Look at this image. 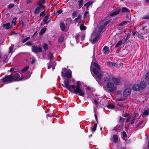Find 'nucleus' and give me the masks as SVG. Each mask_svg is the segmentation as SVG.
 Returning a JSON list of instances; mask_svg holds the SVG:
<instances>
[{
    "label": "nucleus",
    "instance_id": "f257e3e1",
    "mask_svg": "<svg viewBox=\"0 0 149 149\" xmlns=\"http://www.w3.org/2000/svg\"><path fill=\"white\" fill-rule=\"evenodd\" d=\"M81 86L80 82L79 81H77L76 87L75 86L73 85L74 87L72 88V89H73L74 92L75 94L80 96H84L85 94V92L81 89Z\"/></svg>",
    "mask_w": 149,
    "mask_h": 149
},
{
    "label": "nucleus",
    "instance_id": "f03ea898",
    "mask_svg": "<svg viewBox=\"0 0 149 149\" xmlns=\"http://www.w3.org/2000/svg\"><path fill=\"white\" fill-rule=\"evenodd\" d=\"M146 86V84L144 81H141L140 84H135L132 87V89L136 91L143 89Z\"/></svg>",
    "mask_w": 149,
    "mask_h": 149
},
{
    "label": "nucleus",
    "instance_id": "7ed1b4c3",
    "mask_svg": "<svg viewBox=\"0 0 149 149\" xmlns=\"http://www.w3.org/2000/svg\"><path fill=\"white\" fill-rule=\"evenodd\" d=\"M93 71L94 74L97 76V77L95 79L96 81L99 83L102 78V74L101 73H99L98 70L95 68H94L93 69Z\"/></svg>",
    "mask_w": 149,
    "mask_h": 149
},
{
    "label": "nucleus",
    "instance_id": "20e7f679",
    "mask_svg": "<svg viewBox=\"0 0 149 149\" xmlns=\"http://www.w3.org/2000/svg\"><path fill=\"white\" fill-rule=\"evenodd\" d=\"M64 84H62V85L63 87H65L70 91H71L72 88H74V86L73 85H70L69 84V81L68 79L63 81Z\"/></svg>",
    "mask_w": 149,
    "mask_h": 149
},
{
    "label": "nucleus",
    "instance_id": "39448f33",
    "mask_svg": "<svg viewBox=\"0 0 149 149\" xmlns=\"http://www.w3.org/2000/svg\"><path fill=\"white\" fill-rule=\"evenodd\" d=\"M66 69L65 68H63L61 72V75L63 77H66L67 78H69L71 77V74L70 71H67L65 74V72L66 71Z\"/></svg>",
    "mask_w": 149,
    "mask_h": 149
},
{
    "label": "nucleus",
    "instance_id": "423d86ee",
    "mask_svg": "<svg viewBox=\"0 0 149 149\" xmlns=\"http://www.w3.org/2000/svg\"><path fill=\"white\" fill-rule=\"evenodd\" d=\"M12 81H13L12 75L10 74L3 78L2 81L4 83H6L8 82H11Z\"/></svg>",
    "mask_w": 149,
    "mask_h": 149
},
{
    "label": "nucleus",
    "instance_id": "0eeeda50",
    "mask_svg": "<svg viewBox=\"0 0 149 149\" xmlns=\"http://www.w3.org/2000/svg\"><path fill=\"white\" fill-rule=\"evenodd\" d=\"M12 78L14 81H21L22 79V76H20V74L18 73L15 74L14 76L12 75Z\"/></svg>",
    "mask_w": 149,
    "mask_h": 149
},
{
    "label": "nucleus",
    "instance_id": "6e6552de",
    "mask_svg": "<svg viewBox=\"0 0 149 149\" xmlns=\"http://www.w3.org/2000/svg\"><path fill=\"white\" fill-rule=\"evenodd\" d=\"M32 51L35 53H37L38 52H41L42 49L40 47H38L36 46H33L32 47Z\"/></svg>",
    "mask_w": 149,
    "mask_h": 149
},
{
    "label": "nucleus",
    "instance_id": "1a4fd4ad",
    "mask_svg": "<svg viewBox=\"0 0 149 149\" xmlns=\"http://www.w3.org/2000/svg\"><path fill=\"white\" fill-rule=\"evenodd\" d=\"M99 36V34L95 35V33H93L91 36V38H93L92 42V43H95L97 41Z\"/></svg>",
    "mask_w": 149,
    "mask_h": 149
},
{
    "label": "nucleus",
    "instance_id": "9d476101",
    "mask_svg": "<svg viewBox=\"0 0 149 149\" xmlns=\"http://www.w3.org/2000/svg\"><path fill=\"white\" fill-rule=\"evenodd\" d=\"M131 89L130 88H128L126 89L123 93V95L124 97H127L130 94Z\"/></svg>",
    "mask_w": 149,
    "mask_h": 149
},
{
    "label": "nucleus",
    "instance_id": "9b49d317",
    "mask_svg": "<svg viewBox=\"0 0 149 149\" xmlns=\"http://www.w3.org/2000/svg\"><path fill=\"white\" fill-rule=\"evenodd\" d=\"M104 76L103 78V80L106 83L110 81V78L109 77L108 74L107 72L104 73Z\"/></svg>",
    "mask_w": 149,
    "mask_h": 149
},
{
    "label": "nucleus",
    "instance_id": "f8f14e48",
    "mask_svg": "<svg viewBox=\"0 0 149 149\" xmlns=\"http://www.w3.org/2000/svg\"><path fill=\"white\" fill-rule=\"evenodd\" d=\"M106 86L108 88L111 89V90L112 91L115 90L116 89L115 87H113L114 84L112 82L107 83V84Z\"/></svg>",
    "mask_w": 149,
    "mask_h": 149
},
{
    "label": "nucleus",
    "instance_id": "ddd939ff",
    "mask_svg": "<svg viewBox=\"0 0 149 149\" xmlns=\"http://www.w3.org/2000/svg\"><path fill=\"white\" fill-rule=\"evenodd\" d=\"M42 9H44V7L42 5H40L37 7L34 11V13L35 14H38L41 10Z\"/></svg>",
    "mask_w": 149,
    "mask_h": 149
},
{
    "label": "nucleus",
    "instance_id": "4468645a",
    "mask_svg": "<svg viewBox=\"0 0 149 149\" xmlns=\"http://www.w3.org/2000/svg\"><path fill=\"white\" fill-rule=\"evenodd\" d=\"M119 12L120 9H117L112 11V12L111 13L110 16H113L116 15L119 13Z\"/></svg>",
    "mask_w": 149,
    "mask_h": 149
},
{
    "label": "nucleus",
    "instance_id": "2eb2a0df",
    "mask_svg": "<svg viewBox=\"0 0 149 149\" xmlns=\"http://www.w3.org/2000/svg\"><path fill=\"white\" fill-rule=\"evenodd\" d=\"M2 26L4 27V28L7 30L10 29L11 28V25L10 23H7L5 24H3Z\"/></svg>",
    "mask_w": 149,
    "mask_h": 149
},
{
    "label": "nucleus",
    "instance_id": "dca6fc26",
    "mask_svg": "<svg viewBox=\"0 0 149 149\" xmlns=\"http://www.w3.org/2000/svg\"><path fill=\"white\" fill-rule=\"evenodd\" d=\"M138 116V114H134L132 117L131 120L130 121V123L132 125L134 124V121L136 120V118Z\"/></svg>",
    "mask_w": 149,
    "mask_h": 149
},
{
    "label": "nucleus",
    "instance_id": "f3484780",
    "mask_svg": "<svg viewBox=\"0 0 149 149\" xmlns=\"http://www.w3.org/2000/svg\"><path fill=\"white\" fill-rule=\"evenodd\" d=\"M112 80L115 84L120 85L121 83L120 81V79H117L113 77L112 78Z\"/></svg>",
    "mask_w": 149,
    "mask_h": 149
},
{
    "label": "nucleus",
    "instance_id": "a211bd4d",
    "mask_svg": "<svg viewBox=\"0 0 149 149\" xmlns=\"http://www.w3.org/2000/svg\"><path fill=\"white\" fill-rule=\"evenodd\" d=\"M81 16L79 15H78V16L77 18H76L74 19V21L76 23H80L81 22Z\"/></svg>",
    "mask_w": 149,
    "mask_h": 149
},
{
    "label": "nucleus",
    "instance_id": "6ab92c4d",
    "mask_svg": "<svg viewBox=\"0 0 149 149\" xmlns=\"http://www.w3.org/2000/svg\"><path fill=\"white\" fill-rule=\"evenodd\" d=\"M149 114V110H145L143 112L142 116V117H144L146 116H148Z\"/></svg>",
    "mask_w": 149,
    "mask_h": 149
},
{
    "label": "nucleus",
    "instance_id": "aec40b11",
    "mask_svg": "<svg viewBox=\"0 0 149 149\" xmlns=\"http://www.w3.org/2000/svg\"><path fill=\"white\" fill-rule=\"evenodd\" d=\"M60 28L61 30L64 31L65 29V26L64 23L61 22L60 24Z\"/></svg>",
    "mask_w": 149,
    "mask_h": 149
},
{
    "label": "nucleus",
    "instance_id": "412c9836",
    "mask_svg": "<svg viewBox=\"0 0 149 149\" xmlns=\"http://www.w3.org/2000/svg\"><path fill=\"white\" fill-rule=\"evenodd\" d=\"M107 63V64L109 65L114 66L116 68L118 67V65L117 64L115 63H113L110 61H109Z\"/></svg>",
    "mask_w": 149,
    "mask_h": 149
},
{
    "label": "nucleus",
    "instance_id": "4be33fe9",
    "mask_svg": "<svg viewBox=\"0 0 149 149\" xmlns=\"http://www.w3.org/2000/svg\"><path fill=\"white\" fill-rule=\"evenodd\" d=\"M109 51V49L108 47L105 46L104 47L103 49V53L104 54H106Z\"/></svg>",
    "mask_w": 149,
    "mask_h": 149
},
{
    "label": "nucleus",
    "instance_id": "5701e85b",
    "mask_svg": "<svg viewBox=\"0 0 149 149\" xmlns=\"http://www.w3.org/2000/svg\"><path fill=\"white\" fill-rule=\"evenodd\" d=\"M93 2V1H89L85 4L84 5V6L86 7V8L87 9H88V7L92 4Z\"/></svg>",
    "mask_w": 149,
    "mask_h": 149
},
{
    "label": "nucleus",
    "instance_id": "b1692460",
    "mask_svg": "<svg viewBox=\"0 0 149 149\" xmlns=\"http://www.w3.org/2000/svg\"><path fill=\"white\" fill-rule=\"evenodd\" d=\"M47 68L48 69H50L51 67L53 66V65L55 66L56 65V63L54 62H53V63H47Z\"/></svg>",
    "mask_w": 149,
    "mask_h": 149
},
{
    "label": "nucleus",
    "instance_id": "393cba45",
    "mask_svg": "<svg viewBox=\"0 0 149 149\" xmlns=\"http://www.w3.org/2000/svg\"><path fill=\"white\" fill-rule=\"evenodd\" d=\"M146 28V27H143L142 29V31H141L142 34V35L146 34L148 33V30H145L144 31L145 29V28Z\"/></svg>",
    "mask_w": 149,
    "mask_h": 149
},
{
    "label": "nucleus",
    "instance_id": "a878e982",
    "mask_svg": "<svg viewBox=\"0 0 149 149\" xmlns=\"http://www.w3.org/2000/svg\"><path fill=\"white\" fill-rule=\"evenodd\" d=\"M83 0H79L78 2V5L79 6V9L82 6L83 3Z\"/></svg>",
    "mask_w": 149,
    "mask_h": 149
},
{
    "label": "nucleus",
    "instance_id": "bb28decb",
    "mask_svg": "<svg viewBox=\"0 0 149 149\" xmlns=\"http://www.w3.org/2000/svg\"><path fill=\"white\" fill-rule=\"evenodd\" d=\"M64 36L63 35H61L60 37L59 38L58 41L59 42H61L64 41Z\"/></svg>",
    "mask_w": 149,
    "mask_h": 149
},
{
    "label": "nucleus",
    "instance_id": "cd10ccee",
    "mask_svg": "<svg viewBox=\"0 0 149 149\" xmlns=\"http://www.w3.org/2000/svg\"><path fill=\"white\" fill-rule=\"evenodd\" d=\"M130 34L128 33L127 35V36L124 39H123V43H125L128 39L130 38Z\"/></svg>",
    "mask_w": 149,
    "mask_h": 149
},
{
    "label": "nucleus",
    "instance_id": "c85d7f7f",
    "mask_svg": "<svg viewBox=\"0 0 149 149\" xmlns=\"http://www.w3.org/2000/svg\"><path fill=\"white\" fill-rule=\"evenodd\" d=\"M142 34L141 32V33H140V32H138L137 33V37L139 38L142 39H143V37L142 35Z\"/></svg>",
    "mask_w": 149,
    "mask_h": 149
},
{
    "label": "nucleus",
    "instance_id": "c756f323",
    "mask_svg": "<svg viewBox=\"0 0 149 149\" xmlns=\"http://www.w3.org/2000/svg\"><path fill=\"white\" fill-rule=\"evenodd\" d=\"M123 42V40H120L119 41L116 45L115 46V47L116 48H117L120 46L122 45V42Z\"/></svg>",
    "mask_w": 149,
    "mask_h": 149
},
{
    "label": "nucleus",
    "instance_id": "7c9ffc66",
    "mask_svg": "<svg viewBox=\"0 0 149 149\" xmlns=\"http://www.w3.org/2000/svg\"><path fill=\"white\" fill-rule=\"evenodd\" d=\"M46 28H43L40 30V32L39 33L40 35H41L43 34L45 31Z\"/></svg>",
    "mask_w": 149,
    "mask_h": 149
},
{
    "label": "nucleus",
    "instance_id": "2f4dec72",
    "mask_svg": "<svg viewBox=\"0 0 149 149\" xmlns=\"http://www.w3.org/2000/svg\"><path fill=\"white\" fill-rule=\"evenodd\" d=\"M113 142L114 143H116L118 140V136L116 134L113 136Z\"/></svg>",
    "mask_w": 149,
    "mask_h": 149
},
{
    "label": "nucleus",
    "instance_id": "473e14b6",
    "mask_svg": "<svg viewBox=\"0 0 149 149\" xmlns=\"http://www.w3.org/2000/svg\"><path fill=\"white\" fill-rule=\"evenodd\" d=\"M129 12L128 9L126 8L125 7H123L122 8V12L123 13H124L125 12Z\"/></svg>",
    "mask_w": 149,
    "mask_h": 149
},
{
    "label": "nucleus",
    "instance_id": "72a5a7b5",
    "mask_svg": "<svg viewBox=\"0 0 149 149\" xmlns=\"http://www.w3.org/2000/svg\"><path fill=\"white\" fill-rule=\"evenodd\" d=\"M105 26L104 25H102L99 27V33H100L102 31V30L104 28Z\"/></svg>",
    "mask_w": 149,
    "mask_h": 149
},
{
    "label": "nucleus",
    "instance_id": "f704fd0d",
    "mask_svg": "<svg viewBox=\"0 0 149 149\" xmlns=\"http://www.w3.org/2000/svg\"><path fill=\"white\" fill-rule=\"evenodd\" d=\"M78 12L77 11H74L72 14V17L73 18H74L77 15Z\"/></svg>",
    "mask_w": 149,
    "mask_h": 149
},
{
    "label": "nucleus",
    "instance_id": "c9c22d12",
    "mask_svg": "<svg viewBox=\"0 0 149 149\" xmlns=\"http://www.w3.org/2000/svg\"><path fill=\"white\" fill-rule=\"evenodd\" d=\"M80 28L81 30H84L86 29V27L84 25H81L80 26Z\"/></svg>",
    "mask_w": 149,
    "mask_h": 149
},
{
    "label": "nucleus",
    "instance_id": "e433bc0d",
    "mask_svg": "<svg viewBox=\"0 0 149 149\" xmlns=\"http://www.w3.org/2000/svg\"><path fill=\"white\" fill-rule=\"evenodd\" d=\"M30 38L29 37H27L24 39H22V43H24L26 42L27 40H29L30 39Z\"/></svg>",
    "mask_w": 149,
    "mask_h": 149
},
{
    "label": "nucleus",
    "instance_id": "4c0bfd02",
    "mask_svg": "<svg viewBox=\"0 0 149 149\" xmlns=\"http://www.w3.org/2000/svg\"><path fill=\"white\" fill-rule=\"evenodd\" d=\"M94 66L98 69L100 70V66L97 63H94Z\"/></svg>",
    "mask_w": 149,
    "mask_h": 149
},
{
    "label": "nucleus",
    "instance_id": "58836bf2",
    "mask_svg": "<svg viewBox=\"0 0 149 149\" xmlns=\"http://www.w3.org/2000/svg\"><path fill=\"white\" fill-rule=\"evenodd\" d=\"M49 57L50 59L51 60H52L54 58L53 55V54L52 53H50L49 54Z\"/></svg>",
    "mask_w": 149,
    "mask_h": 149
},
{
    "label": "nucleus",
    "instance_id": "ea45409f",
    "mask_svg": "<svg viewBox=\"0 0 149 149\" xmlns=\"http://www.w3.org/2000/svg\"><path fill=\"white\" fill-rule=\"evenodd\" d=\"M97 125L95 124L94 126L93 127H92L91 128V130L94 132L95 130H96V127H97Z\"/></svg>",
    "mask_w": 149,
    "mask_h": 149
},
{
    "label": "nucleus",
    "instance_id": "a19ab883",
    "mask_svg": "<svg viewBox=\"0 0 149 149\" xmlns=\"http://www.w3.org/2000/svg\"><path fill=\"white\" fill-rule=\"evenodd\" d=\"M145 78L146 80L149 79V72H148L145 75Z\"/></svg>",
    "mask_w": 149,
    "mask_h": 149
},
{
    "label": "nucleus",
    "instance_id": "79ce46f5",
    "mask_svg": "<svg viewBox=\"0 0 149 149\" xmlns=\"http://www.w3.org/2000/svg\"><path fill=\"white\" fill-rule=\"evenodd\" d=\"M107 107L108 108L111 109H114L115 107L112 104L108 105Z\"/></svg>",
    "mask_w": 149,
    "mask_h": 149
},
{
    "label": "nucleus",
    "instance_id": "37998d69",
    "mask_svg": "<svg viewBox=\"0 0 149 149\" xmlns=\"http://www.w3.org/2000/svg\"><path fill=\"white\" fill-rule=\"evenodd\" d=\"M43 48L44 49L46 50L48 49L47 45L46 43H45L43 45Z\"/></svg>",
    "mask_w": 149,
    "mask_h": 149
},
{
    "label": "nucleus",
    "instance_id": "c03bdc74",
    "mask_svg": "<svg viewBox=\"0 0 149 149\" xmlns=\"http://www.w3.org/2000/svg\"><path fill=\"white\" fill-rule=\"evenodd\" d=\"M110 21H111V20H110L107 21L105 22H104L103 25L105 27L110 22Z\"/></svg>",
    "mask_w": 149,
    "mask_h": 149
},
{
    "label": "nucleus",
    "instance_id": "a18cd8bd",
    "mask_svg": "<svg viewBox=\"0 0 149 149\" xmlns=\"http://www.w3.org/2000/svg\"><path fill=\"white\" fill-rule=\"evenodd\" d=\"M124 120V118H122L121 117H120V118L119 120V122L121 123H123Z\"/></svg>",
    "mask_w": 149,
    "mask_h": 149
},
{
    "label": "nucleus",
    "instance_id": "49530a36",
    "mask_svg": "<svg viewBox=\"0 0 149 149\" xmlns=\"http://www.w3.org/2000/svg\"><path fill=\"white\" fill-rule=\"evenodd\" d=\"M45 10L41 12L40 15V17L42 16H44L45 15Z\"/></svg>",
    "mask_w": 149,
    "mask_h": 149
},
{
    "label": "nucleus",
    "instance_id": "de8ad7c7",
    "mask_svg": "<svg viewBox=\"0 0 149 149\" xmlns=\"http://www.w3.org/2000/svg\"><path fill=\"white\" fill-rule=\"evenodd\" d=\"M48 16H46L43 19V21L46 22L48 20Z\"/></svg>",
    "mask_w": 149,
    "mask_h": 149
},
{
    "label": "nucleus",
    "instance_id": "09e8293b",
    "mask_svg": "<svg viewBox=\"0 0 149 149\" xmlns=\"http://www.w3.org/2000/svg\"><path fill=\"white\" fill-rule=\"evenodd\" d=\"M14 4H10L8 5V7L9 9H11L14 6Z\"/></svg>",
    "mask_w": 149,
    "mask_h": 149
},
{
    "label": "nucleus",
    "instance_id": "8fccbe9b",
    "mask_svg": "<svg viewBox=\"0 0 149 149\" xmlns=\"http://www.w3.org/2000/svg\"><path fill=\"white\" fill-rule=\"evenodd\" d=\"M29 68V66H26L25 68H24L22 69V72H24V71H26L27 70H28Z\"/></svg>",
    "mask_w": 149,
    "mask_h": 149
},
{
    "label": "nucleus",
    "instance_id": "3c124183",
    "mask_svg": "<svg viewBox=\"0 0 149 149\" xmlns=\"http://www.w3.org/2000/svg\"><path fill=\"white\" fill-rule=\"evenodd\" d=\"M123 138H125L126 137H127V135L126 134V132H123Z\"/></svg>",
    "mask_w": 149,
    "mask_h": 149
},
{
    "label": "nucleus",
    "instance_id": "603ef678",
    "mask_svg": "<svg viewBox=\"0 0 149 149\" xmlns=\"http://www.w3.org/2000/svg\"><path fill=\"white\" fill-rule=\"evenodd\" d=\"M13 50V48L12 47H10L9 48V53H10L12 52Z\"/></svg>",
    "mask_w": 149,
    "mask_h": 149
},
{
    "label": "nucleus",
    "instance_id": "864d4df0",
    "mask_svg": "<svg viewBox=\"0 0 149 149\" xmlns=\"http://www.w3.org/2000/svg\"><path fill=\"white\" fill-rule=\"evenodd\" d=\"M36 61V59L35 58H33L32 59V61L31 62V63L32 64L34 63Z\"/></svg>",
    "mask_w": 149,
    "mask_h": 149
},
{
    "label": "nucleus",
    "instance_id": "5fc2aeb1",
    "mask_svg": "<svg viewBox=\"0 0 149 149\" xmlns=\"http://www.w3.org/2000/svg\"><path fill=\"white\" fill-rule=\"evenodd\" d=\"M142 121L139 122L138 123H137L136 125V127H138L141 124H142Z\"/></svg>",
    "mask_w": 149,
    "mask_h": 149
},
{
    "label": "nucleus",
    "instance_id": "6e6d98bb",
    "mask_svg": "<svg viewBox=\"0 0 149 149\" xmlns=\"http://www.w3.org/2000/svg\"><path fill=\"white\" fill-rule=\"evenodd\" d=\"M88 11H86L85 12L84 15V18H86V15L88 14Z\"/></svg>",
    "mask_w": 149,
    "mask_h": 149
},
{
    "label": "nucleus",
    "instance_id": "4d7b16f0",
    "mask_svg": "<svg viewBox=\"0 0 149 149\" xmlns=\"http://www.w3.org/2000/svg\"><path fill=\"white\" fill-rule=\"evenodd\" d=\"M45 1V0H40L39 2V4L40 5H41V4L43 3Z\"/></svg>",
    "mask_w": 149,
    "mask_h": 149
},
{
    "label": "nucleus",
    "instance_id": "13d9d810",
    "mask_svg": "<svg viewBox=\"0 0 149 149\" xmlns=\"http://www.w3.org/2000/svg\"><path fill=\"white\" fill-rule=\"evenodd\" d=\"M127 22L126 21H124L123 22H122L121 23H120V25H119V26H121V25H123L124 24H125V23H126Z\"/></svg>",
    "mask_w": 149,
    "mask_h": 149
},
{
    "label": "nucleus",
    "instance_id": "bf43d9fd",
    "mask_svg": "<svg viewBox=\"0 0 149 149\" xmlns=\"http://www.w3.org/2000/svg\"><path fill=\"white\" fill-rule=\"evenodd\" d=\"M25 44H26L27 45H28V46H31V43L30 42H28L27 43H26Z\"/></svg>",
    "mask_w": 149,
    "mask_h": 149
},
{
    "label": "nucleus",
    "instance_id": "052dcab7",
    "mask_svg": "<svg viewBox=\"0 0 149 149\" xmlns=\"http://www.w3.org/2000/svg\"><path fill=\"white\" fill-rule=\"evenodd\" d=\"M93 102L94 103H95L96 104H97L98 103L97 100L95 99H93Z\"/></svg>",
    "mask_w": 149,
    "mask_h": 149
},
{
    "label": "nucleus",
    "instance_id": "680f3d73",
    "mask_svg": "<svg viewBox=\"0 0 149 149\" xmlns=\"http://www.w3.org/2000/svg\"><path fill=\"white\" fill-rule=\"evenodd\" d=\"M143 19H149V16H144L143 17Z\"/></svg>",
    "mask_w": 149,
    "mask_h": 149
},
{
    "label": "nucleus",
    "instance_id": "e2e57ef3",
    "mask_svg": "<svg viewBox=\"0 0 149 149\" xmlns=\"http://www.w3.org/2000/svg\"><path fill=\"white\" fill-rule=\"evenodd\" d=\"M128 115L127 113H125V114H123V116L125 117H126L128 116Z\"/></svg>",
    "mask_w": 149,
    "mask_h": 149
},
{
    "label": "nucleus",
    "instance_id": "0e129e2a",
    "mask_svg": "<svg viewBox=\"0 0 149 149\" xmlns=\"http://www.w3.org/2000/svg\"><path fill=\"white\" fill-rule=\"evenodd\" d=\"M32 1L31 0H27L26 2L27 3H31Z\"/></svg>",
    "mask_w": 149,
    "mask_h": 149
},
{
    "label": "nucleus",
    "instance_id": "69168bd1",
    "mask_svg": "<svg viewBox=\"0 0 149 149\" xmlns=\"http://www.w3.org/2000/svg\"><path fill=\"white\" fill-rule=\"evenodd\" d=\"M14 69L13 68H11L9 71L10 72H13L14 71Z\"/></svg>",
    "mask_w": 149,
    "mask_h": 149
},
{
    "label": "nucleus",
    "instance_id": "338daca9",
    "mask_svg": "<svg viewBox=\"0 0 149 149\" xmlns=\"http://www.w3.org/2000/svg\"><path fill=\"white\" fill-rule=\"evenodd\" d=\"M117 105L121 107L122 106V104L121 103L119 104L118 103H117Z\"/></svg>",
    "mask_w": 149,
    "mask_h": 149
},
{
    "label": "nucleus",
    "instance_id": "774afa93",
    "mask_svg": "<svg viewBox=\"0 0 149 149\" xmlns=\"http://www.w3.org/2000/svg\"><path fill=\"white\" fill-rule=\"evenodd\" d=\"M62 12V11L61 10H59L58 11V13L59 14L61 13Z\"/></svg>",
    "mask_w": 149,
    "mask_h": 149
}]
</instances>
